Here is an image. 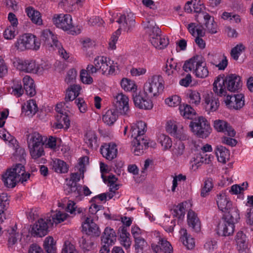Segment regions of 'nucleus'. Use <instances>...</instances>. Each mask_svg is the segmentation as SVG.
<instances>
[{
	"label": "nucleus",
	"mask_w": 253,
	"mask_h": 253,
	"mask_svg": "<svg viewBox=\"0 0 253 253\" xmlns=\"http://www.w3.org/2000/svg\"><path fill=\"white\" fill-rule=\"evenodd\" d=\"M128 110V98L122 93L119 94L116 97V102L114 103L113 108L105 112L102 120L106 125L112 126L117 120L119 114H126Z\"/></svg>",
	"instance_id": "f257e3e1"
},
{
	"label": "nucleus",
	"mask_w": 253,
	"mask_h": 253,
	"mask_svg": "<svg viewBox=\"0 0 253 253\" xmlns=\"http://www.w3.org/2000/svg\"><path fill=\"white\" fill-rule=\"evenodd\" d=\"M239 219V213L237 208L231 210L229 213L223 214L217 226V234L225 237L232 235L234 231V224Z\"/></svg>",
	"instance_id": "f03ea898"
},
{
	"label": "nucleus",
	"mask_w": 253,
	"mask_h": 253,
	"mask_svg": "<svg viewBox=\"0 0 253 253\" xmlns=\"http://www.w3.org/2000/svg\"><path fill=\"white\" fill-rule=\"evenodd\" d=\"M117 22L120 24V26L112 35L111 41L109 43V47L112 49H114L116 47L115 44L121 33V30L123 29L124 30H126L127 32H128L131 28L134 27L135 20L133 14L132 12H129L127 14V15L125 14L122 15Z\"/></svg>",
	"instance_id": "7ed1b4c3"
},
{
	"label": "nucleus",
	"mask_w": 253,
	"mask_h": 253,
	"mask_svg": "<svg viewBox=\"0 0 253 253\" xmlns=\"http://www.w3.org/2000/svg\"><path fill=\"white\" fill-rule=\"evenodd\" d=\"M164 80L161 75H154L149 79L143 86V94L153 97L161 93L164 88Z\"/></svg>",
	"instance_id": "20e7f679"
},
{
	"label": "nucleus",
	"mask_w": 253,
	"mask_h": 253,
	"mask_svg": "<svg viewBox=\"0 0 253 253\" xmlns=\"http://www.w3.org/2000/svg\"><path fill=\"white\" fill-rule=\"evenodd\" d=\"M134 126L139 130V135L135 136V139L132 141V145L134 147V154L139 156L143 153L144 148L146 149L148 147V142L143 137L146 131V124L143 121H139Z\"/></svg>",
	"instance_id": "39448f33"
},
{
	"label": "nucleus",
	"mask_w": 253,
	"mask_h": 253,
	"mask_svg": "<svg viewBox=\"0 0 253 253\" xmlns=\"http://www.w3.org/2000/svg\"><path fill=\"white\" fill-rule=\"evenodd\" d=\"M189 127L194 134L202 138H207L211 132L210 124L203 117H199L192 121Z\"/></svg>",
	"instance_id": "423d86ee"
},
{
	"label": "nucleus",
	"mask_w": 253,
	"mask_h": 253,
	"mask_svg": "<svg viewBox=\"0 0 253 253\" xmlns=\"http://www.w3.org/2000/svg\"><path fill=\"white\" fill-rule=\"evenodd\" d=\"M15 47L20 51L26 49H39L40 42L37 41L36 37L31 34H25L18 37L15 43Z\"/></svg>",
	"instance_id": "0eeeda50"
},
{
	"label": "nucleus",
	"mask_w": 253,
	"mask_h": 253,
	"mask_svg": "<svg viewBox=\"0 0 253 253\" xmlns=\"http://www.w3.org/2000/svg\"><path fill=\"white\" fill-rule=\"evenodd\" d=\"M49 225H53L50 216H47L46 220L41 218L31 226L29 232L32 237H42L48 233Z\"/></svg>",
	"instance_id": "6e6552de"
},
{
	"label": "nucleus",
	"mask_w": 253,
	"mask_h": 253,
	"mask_svg": "<svg viewBox=\"0 0 253 253\" xmlns=\"http://www.w3.org/2000/svg\"><path fill=\"white\" fill-rule=\"evenodd\" d=\"M53 22L56 27L64 31H68L69 33L74 35L77 33L73 30L72 17L69 14H60L53 18Z\"/></svg>",
	"instance_id": "1a4fd4ad"
},
{
	"label": "nucleus",
	"mask_w": 253,
	"mask_h": 253,
	"mask_svg": "<svg viewBox=\"0 0 253 253\" xmlns=\"http://www.w3.org/2000/svg\"><path fill=\"white\" fill-rule=\"evenodd\" d=\"M13 64L18 70L27 73H37L38 67L35 61L32 60H23L19 58H15Z\"/></svg>",
	"instance_id": "9d476101"
},
{
	"label": "nucleus",
	"mask_w": 253,
	"mask_h": 253,
	"mask_svg": "<svg viewBox=\"0 0 253 253\" xmlns=\"http://www.w3.org/2000/svg\"><path fill=\"white\" fill-rule=\"evenodd\" d=\"M82 231L91 239L99 237L101 233L98 225L88 217L82 224Z\"/></svg>",
	"instance_id": "9b49d317"
},
{
	"label": "nucleus",
	"mask_w": 253,
	"mask_h": 253,
	"mask_svg": "<svg viewBox=\"0 0 253 253\" xmlns=\"http://www.w3.org/2000/svg\"><path fill=\"white\" fill-rule=\"evenodd\" d=\"M133 94V102L136 107L139 109L150 110L153 108V104L152 101L143 93Z\"/></svg>",
	"instance_id": "f8f14e48"
},
{
	"label": "nucleus",
	"mask_w": 253,
	"mask_h": 253,
	"mask_svg": "<svg viewBox=\"0 0 253 253\" xmlns=\"http://www.w3.org/2000/svg\"><path fill=\"white\" fill-rule=\"evenodd\" d=\"M227 89L231 92L238 91L242 86L241 77L236 74H230L225 77Z\"/></svg>",
	"instance_id": "ddd939ff"
},
{
	"label": "nucleus",
	"mask_w": 253,
	"mask_h": 253,
	"mask_svg": "<svg viewBox=\"0 0 253 253\" xmlns=\"http://www.w3.org/2000/svg\"><path fill=\"white\" fill-rule=\"evenodd\" d=\"M218 209L224 213H229L231 210L236 208L233 207L231 202L227 198L224 193H219L217 195L216 199Z\"/></svg>",
	"instance_id": "4468645a"
},
{
	"label": "nucleus",
	"mask_w": 253,
	"mask_h": 253,
	"mask_svg": "<svg viewBox=\"0 0 253 253\" xmlns=\"http://www.w3.org/2000/svg\"><path fill=\"white\" fill-rule=\"evenodd\" d=\"M213 86V91L217 95L222 96L227 95L226 82L224 74L219 75L216 78Z\"/></svg>",
	"instance_id": "2eb2a0df"
},
{
	"label": "nucleus",
	"mask_w": 253,
	"mask_h": 253,
	"mask_svg": "<svg viewBox=\"0 0 253 253\" xmlns=\"http://www.w3.org/2000/svg\"><path fill=\"white\" fill-rule=\"evenodd\" d=\"M243 97L242 94H236L234 96L227 95L224 102L228 108L238 110L244 105V100H242Z\"/></svg>",
	"instance_id": "dca6fc26"
},
{
	"label": "nucleus",
	"mask_w": 253,
	"mask_h": 253,
	"mask_svg": "<svg viewBox=\"0 0 253 253\" xmlns=\"http://www.w3.org/2000/svg\"><path fill=\"white\" fill-rule=\"evenodd\" d=\"M114 143H105L100 148V152L106 159L111 161L117 157V149Z\"/></svg>",
	"instance_id": "f3484780"
},
{
	"label": "nucleus",
	"mask_w": 253,
	"mask_h": 253,
	"mask_svg": "<svg viewBox=\"0 0 253 253\" xmlns=\"http://www.w3.org/2000/svg\"><path fill=\"white\" fill-rule=\"evenodd\" d=\"M214 128L218 132L227 134L230 137H234L236 134L234 129L227 122L223 120H217L214 122Z\"/></svg>",
	"instance_id": "a211bd4d"
},
{
	"label": "nucleus",
	"mask_w": 253,
	"mask_h": 253,
	"mask_svg": "<svg viewBox=\"0 0 253 253\" xmlns=\"http://www.w3.org/2000/svg\"><path fill=\"white\" fill-rule=\"evenodd\" d=\"M41 39L44 42L45 44L50 47L55 46V47L59 48L61 46V43L56 39V36L48 29L42 31Z\"/></svg>",
	"instance_id": "6ab92c4d"
},
{
	"label": "nucleus",
	"mask_w": 253,
	"mask_h": 253,
	"mask_svg": "<svg viewBox=\"0 0 253 253\" xmlns=\"http://www.w3.org/2000/svg\"><path fill=\"white\" fill-rule=\"evenodd\" d=\"M25 164L17 163L10 169L17 176V179H21V183L26 181L30 178V174L26 173L24 165Z\"/></svg>",
	"instance_id": "aec40b11"
},
{
	"label": "nucleus",
	"mask_w": 253,
	"mask_h": 253,
	"mask_svg": "<svg viewBox=\"0 0 253 253\" xmlns=\"http://www.w3.org/2000/svg\"><path fill=\"white\" fill-rule=\"evenodd\" d=\"M2 180L4 185L8 188H14L19 182L21 179H17V176L12 170L8 169L5 173L2 175Z\"/></svg>",
	"instance_id": "412c9836"
},
{
	"label": "nucleus",
	"mask_w": 253,
	"mask_h": 253,
	"mask_svg": "<svg viewBox=\"0 0 253 253\" xmlns=\"http://www.w3.org/2000/svg\"><path fill=\"white\" fill-rule=\"evenodd\" d=\"M187 222L192 230L198 233L201 231V222L197 214L192 211H189L187 215Z\"/></svg>",
	"instance_id": "4be33fe9"
},
{
	"label": "nucleus",
	"mask_w": 253,
	"mask_h": 253,
	"mask_svg": "<svg viewBox=\"0 0 253 253\" xmlns=\"http://www.w3.org/2000/svg\"><path fill=\"white\" fill-rule=\"evenodd\" d=\"M205 108L208 111H216L219 105V102L212 93L207 94L205 97Z\"/></svg>",
	"instance_id": "5701e85b"
},
{
	"label": "nucleus",
	"mask_w": 253,
	"mask_h": 253,
	"mask_svg": "<svg viewBox=\"0 0 253 253\" xmlns=\"http://www.w3.org/2000/svg\"><path fill=\"white\" fill-rule=\"evenodd\" d=\"M235 240L237 248L240 253H244L248 249V242L246 235L243 231L238 232L236 236Z\"/></svg>",
	"instance_id": "b1692460"
},
{
	"label": "nucleus",
	"mask_w": 253,
	"mask_h": 253,
	"mask_svg": "<svg viewBox=\"0 0 253 253\" xmlns=\"http://www.w3.org/2000/svg\"><path fill=\"white\" fill-rule=\"evenodd\" d=\"M23 82L26 93L30 97L34 96L36 93L34 80L30 76H26L23 79Z\"/></svg>",
	"instance_id": "393cba45"
},
{
	"label": "nucleus",
	"mask_w": 253,
	"mask_h": 253,
	"mask_svg": "<svg viewBox=\"0 0 253 253\" xmlns=\"http://www.w3.org/2000/svg\"><path fill=\"white\" fill-rule=\"evenodd\" d=\"M215 153L218 161L223 164L226 163L229 160V151L222 145H217L215 149Z\"/></svg>",
	"instance_id": "a878e982"
},
{
	"label": "nucleus",
	"mask_w": 253,
	"mask_h": 253,
	"mask_svg": "<svg viewBox=\"0 0 253 253\" xmlns=\"http://www.w3.org/2000/svg\"><path fill=\"white\" fill-rule=\"evenodd\" d=\"M116 240V235L115 232L113 229L106 227L101 237V241L102 243L112 245Z\"/></svg>",
	"instance_id": "bb28decb"
},
{
	"label": "nucleus",
	"mask_w": 253,
	"mask_h": 253,
	"mask_svg": "<svg viewBox=\"0 0 253 253\" xmlns=\"http://www.w3.org/2000/svg\"><path fill=\"white\" fill-rule=\"evenodd\" d=\"M195 76L199 78H205L209 75V70L206 63L203 61V58L200 60L195 69H194Z\"/></svg>",
	"instance_id": "cd10ccee"
},
{
	"label": "nucleus",
	"mask_w": 253,
	"mask_h": 253,
	"mask_svg": "<svg viewBox=\"0 0 253 253\" xmlns=\"http://www.w3.org/2000/svg\"><path fill=\"white\" fill-rule=\"evenodd\" d=\"M27 143L28 145H43L44 141L43 137L38 132H33L26 134Z\"/></svg>",
	"instance_id": "c85d7f7f"
},
{
	"label": "nucleus",
	"mask_w": 253,
	"mask_h": 253,
	"mask_svg": "<svg viewBox=\"0 0 253 253\" xmlns=\"http://www.w3.org/2000/svg\"><path fill=\"white\" fill-rule=\"evenodd\" d=\"M146 31L149 35V39L161 36V31L153 22L148 21L146 26L144 27Z\"/></svg>",
	"instance_id": "c756f323"
},
{
	"label": "nucleus",
	"mask_w": 253,
	"mask_h": 253,
	"mask_svg": "<svg viewBox=\"0 0 253 253\" xmlns=\"http://www.w3.org/2000/svg\"><path fill=\"white\" fill-rule=\"evenodd\" d=\"M50 166L52 169L58 173H66L68 170L66 163L58 159L52 160L50 163Z\"/></svg>",
	"instance_id": "7c9ffc66"
},
{
	"label": "nucleus",
	"mask_w": 253,
	"mask_h": 253,
	"mask_svg": "<svg viewBox=\"0 0 253 253\" xmlns=\"http://www.w3.org/2000/svg\"><path fill=\"white\" fill-rule=\"evenodd\" d=\"M204 25L207 30L211 34H215L217 32V25L214 21V18L211 17L208 13H205L204 15Z\"/></svg>",
	"instance_id": "2f4dec72"
},
{
	"label": "nucleus",
	"mask_w": 253,
	"mask_h": 253,
	"mask_svg": "<svg viewBox=\"0 0 253 253\" xmlns=\"http://www.w3.org/2000/svg\"><path fill=\"white\" fill-rule=\"evenodd\" d=\"M181 237L180 241L182 242L186 248L188 250H191L195 247V242L194 238L188 235L186 229H182L180 230Z\"/></svg>",
	"instance_id": "473e14b6"
},
{
	"label": "nucleus",
	"mask_w": 253,
	"mask_h": 253,
	"mask_svg": "<svg viewBox=\"0 0 253 253\" xmlns=\"http://www.w3.org/2000/svg\"><path fill=\"white\" fill-rule=\"evenodd\" d=\"M26 12L33 23L40 25L42 24L41 13L33 7L29 6L26 8Z\"/></svg>",
	"instance_id": "72a5a7b5"
},
{
	"label": "nucleus",
	"mask_w": 253,
	"mask_h": 253,
	"mask_svg": "<svg viewBox=\"0 0 253 253\" xmlns=\"http://www.w3.org/2000/svg\"><path fill=\"white\" fill-rule=\"evenodd\" d=\"M201 58H202L201 56L196 55L185 61L182 67L183 70L186 72L191 71H194V69H195Z\"/></svg>",
	"instance_id": "f704fd0d"
},
{
	"label": "nucleus",
	"mask_w": 253,
	"mask_h": 253,
	"mask_svg": "<svg viewBox=\"0 0 253 253\" xmlns=\"http://www.w3.org/2000/svg\"><path fill=\"white\" fill-rule=\"evenodd\" d=\"M97 139V137L95 132L88 131L84 136V140L88 147L93 149L96 148L98 146Z\"/></svg>",
	"instance_id": "c9c22d12"
},
{
	"label": "nucleus",
	"mask_w": 253,
	"mask_h": 253,
	"mask_svg": "<svg viewBox=\"0 0 253 253\" xmlns=\"http://www.w3.org/2000/svg\"><path fill=\"white\" fill-rule=\"evenodd\" d=\"M80 247L85 251H90L93 249L94 241L93 239L88 236H83L79 239Z\"/></svg>",
	"instance_id": "e433bc0d"
},
{
	"label": "nucleus",
	"mask_w": 253,
	"mask_h": 253,
	"mask_svg": "<svg viewBox=\"0 0 253 253\" xmlns=\"http://www.w3.org/2000/svg\"><path fill=\"white\" fill-rule=\"evenodd\" d=\"M26 154L25 149L18 146L15 148V151L13 154L12 159L13 161L18 162V163H26L25 157Z\"/></svg>",
	"instance_id": "4c0bfd02"
},
{
	"label": "nucleus",
	"mask_w": 253,
	"mask_h": 253,
	"mask_svg": "<svg viewBox=\"0 0 253 253\" xmlns=\"http://www.w3.org/2000/svg\"><path fill=\"white\" fill-rule=\"evenodd\" d=\"M43 146L28 145L30 153L33 159H37L44 155Z\"/></svg>",
	"instance_id": "58836bf2"
},
{
	"label": "nucleus",
	"mask_w": 253,
	"mask_h": 253,
	"mask_svg": "<svg viewBox=\"0 0 253 253\" xmlns=\"http://www.w3.org/2000/svg\"><path fill=\"white\" fill-rule=\"evenodd\" d=\"M43 247L47 253H56V243L51 236L46 237L43 243Z\"/></svg>",
	"instance_id": "ea45409f"
},
{
	"label": "nucleus",
	"mask_w": 253,
	"mask_h": 253,
	"mask_svg": "<svg viewBox=\"0 0 253 253\" xmlns=\"http://www.w3.org/2000/svg\"><path fill=\"white\" fill-rule=\"evenodd\" d=\"M180 114L185 118L193 119L192 117L195 115L196 112L190 105L183 104L179 106Z\"/></svg>",
	"instance_id": "a19ab883"
},
{
	"label": "nucleus",
	"mask_w": 253,
	"mask_h": 253,
	"mask_svg": "<svg viewBox=\"0 0 253 253\" xmlns=\"http://www.w3.org/2000/svg\"><path fill=\"white\" fill-rule=\"evenodd\" d=\"M16 229L17 226L16 225H15L14 226L9 227L5 230L8 234V244L9 247L13 246L17 242V237L18 234L16 232Z\"/></svg>",
	"instance_id": "79ce46f5"
},
{
	"label": "nucleus",
	"mask_w": 253,
	"mask_h": 253,
	"mask_svg": "<svg viewBox=\"0 0 253 253\" xmlns=\"http://www.w3.org/2000/svg\"><path fill=\"white\" fill-rule=\"evenodd\" d=\"M149 41L154 47L160 49L166 47L169 44L168 39L161 36L150 39Z\"/></svg>",
	"instance_id": "37998d69"
},
{
	"label": "nucleus",
	"mask_w": 253,
	"mask_h": 253,
	"mask_svg": "<svg viewBox=\"0 0 253 253\" xmlns=\"http://www.w3.org/2000/svg\"><path fill=\"white\" fill-rule=\"evenodd\" d=\"M134 242L137 253H143V250L148 246L147 242L141 237H135Z\"/></svg>",
	"instance_id": "c03bdc74"
},
{
	"label": "nucleus",
	"mask_w": 253,
	"mask_h": 253,
	"mask_svg": "<svg viewBox=\"0 0 253 253\" xmlns=\"http://www.w3.org/2000/svg\"><path fill=\"white\" fill-rule=\"evenodd\" d=\"M22 109L26 112L27 115L33 116L37 112L38 107L36 101L32 99L28 101L26 106L25 107L23 106Z\"/></svg>",
	"instance_id": "a18cd8bd"
},
{
	"label": "nucleus",
	"mask_w": 253,
	"mask_h": 253,
	"mask_svg": "<svg viewBox=\"0 0 253 253\" xmlns=\"http://www.w3.org/2000/svg\"><path fill=\"white\" fill-rule=\"evenodd\" d=\"M213 187V184L212 178H207L204 181V186L201 190V196L203 197H206Z\"/></svg>",
	"instance_id": "49530a36"
},
{
	"label": "nucleus",
	"mask_w": 253,
	"mask_h": 253,
	"mask_svg": "<svg viewBox=\"0 0 253 253\" xmlns=\"http://www.w3.org/2000/svg\"><path fill=\"white\" fill-rule=\"evenodd\" d=\"M185 151V145L181 141L174 144L172 150V154L174 157H178L182 155Z\"/></svg>",
	"instance_id": "de8ad7c7"
},
{
	"label": "nucleus",
	"mask_w": 253,
	"mask_h": 253,
	"mask_svg": "<svg viewBox=\"0 0 253 253\" xmlns=\"http://www.w3.org/2000/svg\"><path fill=\"white\" fill-rule=\"evenodd\" d=\"M122 88L126 91H134L136 89V85L134 83L126 78H123L121 82Z\"/></svg>",
	"instance_id": "09e8293b"
},
{
	"label": "nucleus",
	"mask_w": 253,
	"mask_h": 253,
	"mask_svg": "<svg viewBox=\"0 0 253 253\" xmlns=\"http://www.w3.org/2000/svg\"><path fill=\"white\" fill-rule=\"evenodd\" d=\"M245 49V47L242 43H239L234 47L231 50V56L235 60H237L239 55Z\"/></svg>",
	"instance_id": "8fccbe9b"
},
{
	"label": "nucleus",
	"mask_w": 253,
	"mask_h": 253,
	"mask_svg": "<svg viewBox=\"0 0 253 253\" xmlns=\"http://www.w3.org/2000/svg\"><path fill=\"white\" fill-rule=\"evenodd\" d=\"M158 244L161 246L160 251L164 253H171L172 252L170 244L165 239H160Z\"/></svg>",
	"instance_id": "3c124183"
},
{
	"label": "nucleus",
	"mask_w": 253,
	"mask_h": 253,
	"mask_svg": "<svg viewBox=\"0 0 253 253\" xmlns=\"http://www.w3.org/2000/svg\"><path fill=\"white\" fill-rule=\"evenodd\" d=\"M67 216L66 213L60 211L54 212L51 218V223H55V224L61 223L66 219Z\"/></svg>",
	"instance_id": "603ef678"
},
{
	"label": "nucleus",
	"mask_w": 253,
	"mask_h": 253,
	"mask_svg": "<svg viewBox=\"0 0 253 253\" xmlns=\"http://www.w3.org/2000/svg\"><path fill=\"white\" fill-rule=\"evenodd\" d=\"M57 122H63L66 129H68L70 126V121L66 112L58 113L56 117Z\"/></svg>",
	"instance_id": "864d4df0"
},
{
	"label": "nucleus",
	"mask_w": 253,
	"mask_h": 253,
	"mask_svg": "<svg viewBox=\"0 0 253 253\" xmlns=\"http://www.w3.org/2000/svg\"><path fill=\"white\" fill-rule=\"evenodd\" d=\"M8 197L6 193L0 194V222L2 221V214L7 203Z\"/></svg>",
	"instance_id": "5fc2aeb1"
},
{
	"label": "nucleus",
	"mask_w": 253,
	"mask_h": 253,
	"mask_svg": "<svg viewBox=\"0 0 253 253\" xmlns=\"http://www.w3.org/2000/svg\"><path fill=\"white\" fill-rule=\"evenodd\" d=\"M190 99V102L192 104L198 105L201 101V96L199 92L196 90H191L188 94Z\"/></svg>",
	"instance_id": "6e6d98bb"
},
{
	"label": "nucleus",
	"mask_w": 253,
	"mask_h": 253,
	"mask_svg": "<svg viewBox=\"0 0 253 253\" xmlns=\"http://www.w3.org/2000/svg\"><path fill=\"white\" fill-rule=\"evenodd\" d=\"M80 78L84 84H90L93 82V79L90 74L84 69H82L80 72Z\"/></svg>",
	"instance_id": "4d7b16f0"
},
{
	"label": "nucleus",
	"mask_w": 253,
	"mask_h": 253,
	"mask_svg": "<svg viewBox=\"0 0 253 253\" xmlns=\"http://www.w3.org/2000/svg\"><path fill=\"white\" fill-rule=\"evenodd\" d=\"M82 186L80 185L67 187L65 189L68 194H71L74 197H79L81 195Z\"/></svg>",
	"instance_id": "13d9d810"
},
{
	"label": "nucleus",
	"mask_w": 253,
	"mask_h": 253,
	"mask_svg": "<svg viewBox=\"0 0 253 253\" xmlns=\"http://www.w3.org/2000/svg\"><path fill=\"white\" fill-rule=\"evenodd\" d=\"M160 142L164 147V150L169 149L172 146V141L168 136L162 135L160 137Z\"/></svg>",
	"instance_id": "bf43d9fd"
},
{
	"label": "nucleus",
	"mask_w": 253,
	"mask_h": 253,
	"mask_svg": "<svg viewBox=\"0 0 253 253\" xmlns=\"http://www.w3.org/2000/svg\"><path fill=\"white\" fill-rule=\"evenodd\" d=\"M180 98L178 96L174 95L167 98L165 100V102L170 107H175L180 104Z\"/></svg>",
	"instance_id": "052dcab7"
},
{
	"label": "nucleus",
	"mask_w": 253,
	"mask_h": 253,
	"mask_svg": "<svg viewBox=\"0 0 253 253\" xmlns=\"http://www.w3.org/2000/svg\"><path fill=\"white\" fill-rule=\"evenodd\" d=\"M77 71L74 69H71L67 73V77L65 78V82L68 84H73L77 76Z\"/></svg>",
	"instance_id": "680f3d73"
},
{
	"label": "nucleus",
	"mask_w": 253,
	"mask_h": 253,
	"mask_svg": "<svg viewBox=\"0 0 253 253\" xmlns=\"http://www.w3.org/2000/svg\"><path fill=\"white\" fill-rule=\"evenodd\" d=\"M185 208H184L183 203L178 204L176 208L173 210V214L174 216L178 217L180 219L183 218L185 214Z\"/></svg>",
	"instance_id": "e2e57ef3"
},
{
	"label": "nucleus",
	"mask_w": 253,
	"mask_h": 253,
	"mask_svg": "<svg viewBox=\"0 0 253 253\" xmlns=\"http://www.w3.org/2000/svg\"><path fill=\"white\" fill-rule=\"evenodd\" d=\"M16 27H13L12 26L8 27L4 32V37L5 39L7 40H11L13 39L16 34H15V28Z\"/></svg>",
	"instance_id": "0e129e2a"
},
{
	"label": "nucleus",
	"mask_w": 253,
	"mask_h": 253,
	"mask_svg": "<svg viewBox=\"0 0 253 253\" xmlns=\"http://www.w3.org/2000/svg\"><path fill=\"white\" fill-rule=\"evenodd\" d=\"M61 253H78V252L73 245L65 242Z\"/></svg>",
	"instance_id": "69168bd1"
},
{
	"label": "nucleus",
	"mask_w": 253,
	"mask_h": 253,
	"mask_svg": "<svg viewBox=\"0 0 253 253\" xmlns=\"http://www.w3.org/2000/svg\"><path fill=\"white\" fill-rule=\"evenodd\" d=\"M177 127L176 124L172 122L169 121L168 123L166 126V130L168 132L173 136L177 131Z\"/></svg>",
	"instance_id": "338daca9"
},
{
	"label": "nucleus",
	"mask_w": 253,
	"mask_h": 253,
	"mask_svg": "<svg viewBox=\"0 0 253 253\" xmlns=\"http://www.w3.org/2000/svg\"><path fill=\"white\" fill-rule=\"evenodd\" d=\"M75 103L78 107L81 113H84L86 111V105L84 101L82 98H78L76 99Z\"/></svg>",
	"instance_id": "774afa93"
}]
</instances>
